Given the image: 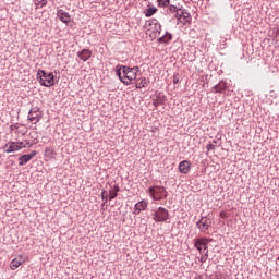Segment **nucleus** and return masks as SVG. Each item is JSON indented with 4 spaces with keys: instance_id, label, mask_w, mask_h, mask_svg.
<instances>
[{
    "instance_id": "f257e3e1",
    "label": "nucleus",
    "mask_w": 279,
    "mask_h": 279,
    "mask_svg": "<svg viewBox=\"0 0 279 279\" xmlns=\"http://www.w3.org/2000/svg\"><path fill=\"white\" fill-rule=\"evenodd\" d=\"M116 75L124 86H130L136 80V72H133L132 68L118 64L116 66Z\"/></svg>"
},
{
    "instance_id": "f03ea898",
    "label": "nucleus",
    "mask_w": 279,
    "mask_h": 279,
    "mask_svg": "<svg viewBox=\"0 0 279 279\" xmlns=\"http://www.w3.org/2000/svg\"><path fill=\"white\" fill-rule=\"evenodd\" d=\"M37 81L41 86L46 88H51V86H56V76L52 72L47 73L45 70L37 71Z\"/></svg>"
},
{
    "instance_id": "7ed1b4c3",
    "label": "nucleus",
    "mask_w": 279,
    "mask_h": 279,
    "mask_svg": "<svg viewBox=\"0 0 279 279\" xmlns=\"http://www.w3.org/2000/svg\"><path fill=\"white\" fill-rule=\"evenodd\" d=\"M144 29L147 32H150L149 36L154 40L160 36V32H162V25H160V22L156 19L148 20L145 25Z\"/></svg>"
},
{
    "instance_id": "20e7f679",
    "label": "nucleus",
    "mask_w": 279,
    "mask_h": 279,
    "mask_svg": "<svg viewBox=\"0 0 279 279\" xmlns=\"http://www.w3.org/2000/svg\"><path fill=\"white\" fill-rule=\"evenodd\" d=\"M148 193L155 202H160L162 199H167V197L169 195V192H167L165 186H159V185H154V186L148 187Z\"/></svg>"
},
{
    "instance_id": "39448f33",
    "label": "nucleus",
    "mask_w": 279,
    "mask_h": 279,
    "mask_svg": "<svg viewBox=\"0 0 279 279\" xmlns=\"http://www.w3.org/2000/svg\"><path fill=\"white\" fill-rule=\"evenodd\" d=\"M153 213V219L156 223H163L169 219V210L165 207H158Z\"/></svg>"
},
{
    "instance_id": "423d86ee",
    "label": "nucleus",
    "mask_w": 279,
    "mask_h": 279,
    "mask_svg": "<svg viewBox=\"0 0 279 279\" xmlns=\"http://www.w3.org/2000/svg\"><path fill=\"white\" fill-rule=\"evenodd\" d=\"M213 226V220L209 216H202L201 219L196 222V228H198L199 232L204 234H208V230H210Z\"/></svg>"
},
{
    "instance_id": "0eeeda50",
    "label": "nucleus",
    "mask_w": 279,
    "mask_h": 279,
    "mask_svg": "<svg viewBox=\"0 0 279 279\" xmlns=\"http://www.w3.org/2000/svg\"><path fill=\"white\" fill-rule=\"evenodd\" d=\"M23 147H26L23 142H9L4 145L3 149H5L7 154H12L23 149Z\"/></svg>"
},
{
    "instance_id": "6e6552de",
    "label": "nucleus",
    "mask_w": 279,
    "mask_h": 279,
    "mask_svg": "<svg viewBox=\"0 0 279 279\" xmlns=\"http://www.w3.org/2000/svg\"><path fill=\"white\" fill-rule=\"evenodd\" d=\"M43 119V111H40V108L33 107L28 111V121L34 122L35 124L38 123Z\"/></svg>"
},
{
    "instance_id": "1a4fd4ad",
    "label": "nucleus",
    "mask_w": 279,
    "mask_h": 279,
    "mask_svg": "<svg viewBox=\"0 0 279 279\" xmlns=\"http://www.w3.org/2000/svg\"><path fill=\"white\" fill-rule=\"evenodd\" d=\"M208 243H210V240L208 238H197L194 240V247L202 253V250H206L208 252Z\"/></svg>"
},
{
    "instance_id": "9d476101",
    "label": "nucleus",
    "mask_w": 279,
    "mask_h": 279,
    "mask_svg": "<svg viewBox=\"0 0 279 279\" xmlns=\"http://www.w3.org/2000/svg\"><path fill=\"white\" fill-rule=\"evenodd\" d=\"M148 206H149V202H147L146 199H142V201L137 202L134 205L133 215H141V213H143V210H147Z\"/></svg>"
},
{
    "instance_id": "9b49d317",
    "label": "nucleus",
    "mask_w": 279,
    "mask_h": 279,
    "mask_svg": "<svg viewBox=\"0 0 279 279\" xmlns=\"http://www.w3.org/2000/svg\"><path fill=\"white\" fill-rule=\"evenodd\" d=\"M57 16L61 23H64V25H69V23H71V14L62 9L57 10Z\"/></svg>"
},
{
    "instance_id": "f8f14e48",
    "label": "nucleus",
    "mask_w": 279,
    "mask_h": 279,
    "mask_svg": "<svg viewBox=\"0 0 279 279\" xmlns=\"http://www.w3.org/2000/svg\"><path fill=\"white\" fill-rule=\"evenodd\" d=\"M38 154V151L33 150L29 154L26 155H22L19 157V166L23 167L25 165H27V162H29L31 160H33V158Z\"/></svg>"
},
{
    "instance_id": "ddd939ff",
    "label": "nucleus",
    "mask_w": 279,
    "mask_h": 279,
    "mask_svg": "<svg viewBox=\"0 0 279 279\" xmlns=\"http://www.w3.org/2000/svg\"><path fill=\"white\" fill-rule=\"evenodd\" d=\"M93 57V51L90 49L83 48L81 51L77 52V58L82 60V62H88Z\"/></svg>"
},
{
    "instance_id": "4468645a",
    "label": "nucleus",
    "mask_w": 279,
    "mask_h": 279,
    "mask_svg": "<svg viewBox=\"0 0 279 279\" xmlns=\"http://www.w3.org/2000/svg\"><path fill=\"white\" fill-rule=\"evenodd\" d=\"M173 40V34L166 32L163 36L157 39L160 45H169Z\"/></svg>"
},
{
    "instance_id": "2eb2a0df",
    "label": "nucleus",
    "mask_w": 279,
    "mask_h": 279,
    "mask_svg": "<svg viewBox=\"0 0 279 279\" xmlns=\"http://www.w3.org/2000/svg\"><path fill=\"white\" fill-rule=\"evenodd\" d=\"M179 171L180 173H183L186 175L191 171V161L189 160H183L179 163Z\"/></svg>"
},
{
    "instance_id": "dca6fc26",
    "label": "nucleus",
    "mask_w": 279,
    "mask_h": 279,
    "mask_svg": "<svg viewBox=\"0 0 279 279\" xmlns=\"http://www.w3.org/2000/svg\"><path fill=\"white\" fill-rule=\"evenodd\" d=\"M178 21L179 23H182V25H191L193 17L191 16V13H189V11H185Z\"/></svg>"
},
{
    "instance_id": "f3484780",
    "label": "nucleus",
    "mask_w": 279,
    "mask_h": 279,
    "mask_svg": "<svg viewBox=\"0 0 279 279\" xmlns=\"http://www.w3.org/2000/svg\"><path fill=\"white\" fill-rule=\"evenodd\" d=\"M23 263V255H19L17 258L11 260L10 268L12 269V271H14V269H19L20 265H22Z\"/></svg>"
},
{
    "instance_id": "a211bd4d",
    "label": "nucleus",
    "mask_w": 279,
    "mask_h": 279,
    "mask_svg": "<svg viewBox=\"0 0 279 279\" xmlns=\"http://www.w3.org/2000/svg\"><path fill=\"white\" fill-rule=\"evenodd\" d=\"M120 191H121V187L119 186V184L113 185V189L109 191V202H112V199H116Z\"/></svg>"
},
{
    "instance_id": "6ab92c4d",
    "label": "nucleus",
    "mask_w": 279,
    "mask_h": 279,
    "mask_svg": "<svg viewBox=\"0 0 279 279\" xmlns=\"http://www.w3.org/2000/svg\"><path fill=\"white\" fill-rule=\"evenodd\" d=\"M226 88H228L226 82L220 81L217 85L214 86V93H226Z\"/></svg>"
},
{
    "instance_id": "aec40b11",
    "label": "nucleus",
    "mask_w": 279,
    "mask_h": 279,
    "mask_svg": "<svg viewBox=\"0 0 279 279\" xmlns=\"http://www.w3.org/2000/svg\"><path fill=\"white\" fill-rule=\"evenodd\" d=\"M147 86H149V81H147L145 77L140 78V82L135 83V87L140 89L147 88Z\"/></svg>"
},
{
    "instance_id": "412c9836",
    "label": "nucleus",
    "mask_w": 279,
    "mask_h": 279,
    "mask_svg": "<svg viewBox=\"0 0 279 279\" xmlns=\"http://www.w3.org/2000/svg\"><path fill=\"white\" fill-rule=\"evenodd\" d=\"M156 12H158V9H156L154 7L146 9V11H145L146 19L154 16V14H156Z\"/></svg>"
},
{
    "instance_id": "4be33fe9",
    "label": "nucleus",
    "mask_w": 279,
    "mask_h": 279,
    "mask_svg": "<svg viewBox=\"0 0 279 279\" xmlns=\"http://www.w3.org/2000/svg\"><path fill=\"white\" fill-rule=\"evenodd\" d=\"M34 3L36 8H45L49 3V0H35Z\"/></svg>"
},
{
    "instance_id": "5701e85b",
    "label": "nucleus",
    "mask_w": 279,
    "mask_h": 279,
    "mask_svg": "<svg viewBox=\"0 0 279 279\" xmlns=\"http://www.w3.org/2000/svg\"><path fill=\"white\" fill-rule=\"evenodd\" d=\"M122 82H129L132 76L128 75V72L124 69H121Z\"/></svg>"
},
{
    "instance_id": "b1692460",
    "label": "nucleus",
    "mask_w": 279,
    "mask_h": 279,
    "mask_svg": "<svg viewBox=\"0 0 279 279\" xmlns=\"http://www.w3.org/2000/svg\"><path fill=\"white\" fill-rule=\"evenodd\" d=\"M186 12L185 9H182V8H178L177 11H175V19H179Z\"/></svg>"
},
{
    "instance_id": "393cba45",
    "label": "nucleus",
    "mask_w": 279,
    "mask_h": 279,
    "mask_svg": "<svg viewBox=\"0 0 279 279\" xmlns=\"http://www.w3.org/2000/svg\"><path fill=\"white\" fill-rule=\"evenodd\" d=\"M157 100L161 104H165L167 101V96H165L163 93H159V95L157 96Z\"/></svg>"
},
{
    "instance_id": "a878e982",
    "label": "nucleus",
    "mask_w": 279,
    "mask_h": 279,
    "mask_svg": "<svg viewBox=\"0 0 279 279\" xmlns=\"http://www.w3.org/2000/svg\"><path fill=\"white\" fill-rule=\"evenodd\" d=\"M159 8H167L169 5L170 0H157Z\"/></svg>"
},
{
    "instance_id": "bb28decb",
    "label": "nucleus",
    "mask_w": 279,
    "mask_h": 279,
    "mask_svg": "<svg viewBox=\"0 0 279 279\" xmlns=\"http://www.w3.org/2000/svg\"><path fill=\"white\" fill-rule=\"evenodd\" d=\"M100 197H101V199L104 201V204H106V203L108 202V197H109L108 191L104 190V191L101 192V194H100Z\"/></svg>"
},
{
    "instance_id": "cd10ccee",
    "label": "nucleus",
    "mask_w": 279,
    "mask_h": 279,
    "mask_svg": "<svg viewBox=\"0 0 279 279\" xmlns=\"http://www.w3.org/2000/svg\"><path fill=\"white\" fill-rule=\"evenodd\" d=\"M201 263H206L208 260V251L205 252L204 255L199 258Z\"/></svg>"
},
{
    "instance_id": "c85d7f7f",
    "label": "nucleus",
    "mask_w": 279,
    "mask_h": 279,
    "mask_svg": "<svg viewBox=\"0 0 279 279\" xmlns=\"http://www.w3.org/2000/svg\"><path fill=\"white\" fill-rule=\"evenodd\" d=\"M168 10H169V12L175 13L178 11V7L170 4Z\"/></svg>"
},
{
    "instance_id": "c756f323",
    "label": "nucleus",
    "mask_w": 279,
    "mask_h": 279,
    "mask_svg": "<svg viewBox=\"0 0 279 279\" xmlns=\"http://www.w3.org/2000/svg\"><path fill=\"white\" fill-rule=\"evenodd\" d=\"M46 154H48V156L50 157V158H53V150L51 149V148H47L46 149Z\"/></svg>"
},
{
    "instance_id": "7c9ffc66",
    "label": "nucleus",
    "mask_w": 279,
    "mask_h": 279,
    "mask_svg": "<svg viewBox=\"0 0 279 279\" xmlns=\"http://www.w3.org/2000/svg\"><path fill=\"white\" fill-rule=\"evenodd\" d=\"M153 105H154L155 107L162 106V104H161L160 100H158V99L154 100Z\"/></svg>"
},
{
    "instance_id": "2f4dec72",
    "label": "nucleus",
    "mask_w": 279,
    "mask_h": 279,
    "mask_svg": "<svg viewBox=\"0 0 279 279\" xmlns=\"http://www.w3.org/2000/svg\"><path fill=\"white\" fill-rule=\"evenodd\" d=\"M131 70H133V73L137 74L138 71H141V68L134 66V68H131Z\"/></svg>"
},
{
    "instance_id": "473e14b6",
    "label": "nucleus",
    "mask_w": 279,
    "mask_h": 279,
    "mask_svg": "<svg viewBox=\"0 0 279 279\" xmlns=\"http://www.w3.org/2000/svg\"><path fill=\"white\" fill-rule=\"evenodd\" d=\"M206 149H207V151H210V149H215V145L208 144Z\"/></svg>"
},
{
    "instance_id": "72a5a7b5",
    "label": "nucleus",
    "mask_w": 279,
    "mask_h": 279,
    "mask_svg": "<svg viewBox=\"0 0 279 279\" xmlns=\"http://www.w3.org/2000/svg\"><path fill=\"white\" fill-rule=\"evenodd\" d=\"M178 82H180V78H178V76H173V84H178Z\"/></svg>"
},
{
    "instance_id": "f704fd0d",
    "label": "nucleus",
    "mask_w": 279,
    "mask_h": 279,
    "mask_svg": "<svg viewBox=\"0 0 279 279\" xmlns=\"http://www.w3.org/2000/svg\"><path fill=\"white\" fill-rule=\"evenodd\" d=\"M202 256H204V254H206V250H204V247L202 248Z\"/></svg>"
},
{
    "instance_id": "c9c22d12",
    "label": "nucleus",
    "mask_w": 279,
    "mask_h": 279,
    "mask_svg": "<svg viewBox=\"0 0 279 279\" xmlns=\"http://www.w3.org/2000/svg\"><path fill=\"white\" fill-rule=\"evenodd\" d=\"M27 131H22V134L25 135Z\"/></svg>"
},
{
    "instance_id": "e433bc0d",
    "label": "nucleus",
    "mask_w": 279,
    "mask_h": 279,
    "mask_svg": "<svg viewBox=\"0 0 279 279\" xmlns=\"http://www.w3.org/2000/svg\"><path fill=\"white\" fill-rule=\"evenodd\" d=\"M214 143L217 144V140H214Z\"/></svg>"
}]
</instances>
